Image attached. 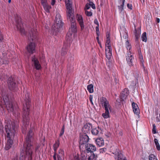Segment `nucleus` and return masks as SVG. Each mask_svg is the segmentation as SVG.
Here are the masks:
<instances>
[{
	"instance_id": "f257e3e1",
	"label": "nucleus",
	"mask_w": 160,
	"mask_h": 160,
	"mask_svg": "<svg viewBox=\"0 0 160 160\" xmlns=\"http://www.w3.org/2000/svg\"><path fill=\"white\" fill-rule=\"evenodd\" d=\"M33 129H30L28 132L23 146L21 150L19 160H32L34 147L32 142L33 141Z\"/></svg>"
},
{
	"instance_id": "f03ea898",
	"label": "nucleus",
	"mask_w": 160,
	"mask_h": 160,
	"mask_svg": "<svg viewBox=\"0 0 160 160\" xmlns=\"http://www.w3.org/2000/svg\"><path fill=\"white\" fill-rule=\"evenodd\" d=\"M5 128L7 141L5 148L6 150H8L12 147L13 139L16 135L17 126L15 122H13L11 123V125L10 124L6 125Z\"/></svg>"
},
{
	"instance_id": "7ed1b4c3",
	"label": "nucleus",
	"mask_w": 160,
	"mask_h": 160,
	"mask_svg": "<svg viewBox=\"0 0 160 160\" xmlns=\"http://www.w3.org/2000/svg\"><path fill=\"white\" fill-rule=\"evenodd\" d=\"M37 31L35 29H31L29 32L28 39L31 43L27 47V51L30 53H32L35 51V42L37 39Z\"/></svg>"
},
{
	"instance_id": "20e7f679",
	"label": "nucleus",
	"mask_w": 160,
	"mask_h": 160,
	"mask_svg": "<svg viewBox=\"0 0 160 160\" xmlns=\"http://www.w3.org/2000/svg\"><path fill=\"white\" fill-rule=\"evenodd\" d=\"M74 12H71L70 14L67 13V19L71 22V27L69 29V31L67 34V40H70L72 35V32L75 33L77 31V27L75 20L73 16Z\"/></svg>"
},
{
	"instance_id": "39448f33",
	"label": "nucleus",
	"mask_w": 160,
	"mask_h": 160,
	"mask_svg": "<svg viewBox=\"0 0 160 160\" xmlns=\"http://www.w3.org/2000/svg\"><path fill=\"white\" fill-rule=\"evenodd\" d=\"M85 151L88 153V160H92L94 158L97 157V155H95L93 152L96 150V147L92 144L87 143L85 145Z\"/></svg>"
},
{
	"instance_id": "423d86ee",
	"label": "nucleus",
	"mask_w": 160,
	"mask_h": 160,
	"mask_svg": "<svg viewBox=\"0 0 160 160\" xmlns=\"http://www.w3.org/2000/svg\"><path fill=\"white\" fill-rule=\"evenodd\" d=\"M61 17V16L59 13L56 14L55 23L52 27V31L55 33L59 32L62 29L63 23Z\"/></svg>"
},
{
	"instance_id": "0eeeda50",
	"label": "nucleus",
	"mask_w": 160,
	"mask_h": 160,
	"mask_svg": "<svg viewBox=\"0 0 160 160\" xmlns=\"http://www.w3.org/2000/svg\"><path fill=\"white\" fill-rule=\"evenodd\" d=\"M2 95L7 110L13 112L14 108L12 101L8 94L5 92H2Z\"/></svg>"
},
{
	"instance_id": "6e6552de",
	"label": "nucleus",
	"mask_w": 160,
	"mask_h": 160,
	"mask_svg": "<svg viewBox=\"0 0 160 160\" xmlns=\"http://www.w3.org/2000/svg\"><path fill=\"white\" fill-rule=\"evenodd\" d=\"M29 112H27L26 114V112H23V118L24 124L22 126V132L23 133H26V131L28 128V124L29 120V118L28 116Z\"/></svg>"
},
{
	"instance_id": "1a4fd4ad",
	"label": "nucleus",
	"mask_w": 160,
	"mask_h": 160,
	"mask_svg": "<svg viewBox=\"0 0 160 160\" xmlns=\"http://www.w3.org/2000/svg\"><path fill=\"white\" fill-rule=\"evenodd\" d=\"M25 97H24V101L25 102V104L23 105V112H26V114L27 113V112H29V102L30 99L29 98V93L26 91L25 94Z\"/></svg>"
},
{
	"instance_id": "9d476101",
	"label": "nucleus",
	"mask_w": 160,
	"mask_h": 160,
	"mask_svg": "<svg viewBox=\"0 0 160 160\" xmlns=\"http://www.w3.org/2000/svg\"><path fill=\"white\" fill-rule=\"evenodd\" d=\"M17 28L18 30L20 31L22 34H24L25 32L23 28V25L22 23L21 19L19 17H18L16 20Z\"/></svg>"
},
{
	"instance_id": "9b49d317",
	"label": "nucleus",
	"mask_w": 160,
	"mask_h": 160,
	"mask_svg": "<svg viewBox=\"0 0 160 160\" xmlns=\"http://www.w3.org/2000/svg\"><path fill=\"white\" fill-rule=\"evenodd\" d=\"M112 153L114 154V158L116 160H126L118 149H116L115 151L112 152Z\"/></svg>"
},
{
	"instance_id": "f8f14e48",
	"label": "nucleus",
	"mask_w": 160,
	"mask_h": 160,
	"mask_svg": "<svg viewBox=\"0 0 160 160\" xmlns=\"http://www.w3.org/2000/svg\"><path fill=\"white\" fill-rule=\"evenodd\" d=\"M7 83L9 88L11 90H13L15 88L16 84L12 77L8 78Z\"/></svg>"
},
{
	"instance_id": "ddd939ff",
	"label": "nucleus",
	"mask_w": 160,
	"mask_h": 160,
	"mask_svg": "<svg viewBox=\"0 0 160 160\" xmlns=\"http://www.w3.org/2000/svg\"><path fill=\"white\" fill-rule=\"evenodd\" d=\"M65 2L67 9V13H68V14H70V12H74L73 10L72 9V3L71 0H65Z\"/></svg>"
},
{
	"instance_id": "4468645a",
	"label": "nucleus",
	"mask_w": 160,
	"mask_h": 160,
	"mask_svg": "<svg viewBox=\"0 0 160 160\" xmlns=\"http://www.w3.org/2000/svg\"><path fill=\"white\" fill-rule=\"evenodd\" d=\"M32 62L33 65L37 70H39L41 68V66L38 59L35 56L32 58Z\"/></svg>"
},
{
	"instance_id": "2eb2a0df",
	"label": "nucleus",
	"mask_w": 160,
	"mask_h": 160,
	"mask_svg": "<svg viewBox=\"0 0 160 160\" xmlns=\"http://www.w3.org/2000/svg\"><path fill=\"white\" fill-rule=\"evenodd\" d=\"M89 138L88 135L84 134L80 138V139L79 141V143L81 145L86 144V143L88 142L89 141Z\"/></svg>"
},
{
	"instance_id": "dca6fc26",
	"label": "nucleus",
	"mask_w": 160,
	"mask_h": 160,
	"mask_svg": "<svg viewBox=\"0 0 160 160\" xmlns=\"http://www.w3.org/2000/svg\"><path fill=\"white\" fill-rule=\"evenodd\" d=\"M76 18L80 26L81 29L82 30H83L84 28V25L82 17L81 15L77 14L76 15Z\"/></svg>"
},
{
	"instance_id": "f3484780",
	"label": "nucleus",
	"mask_w": 160,
	"mask_h": 160,
	"mask_svg": "<svg viewBox=\"0 0 160 160\" xmlns=\"http://www.w3.org/2000/svg\"><path fill=\"white\" fill-rule=\"evenodd\" d=\"M129 52H128L127 56V61L128 63L130 66H132L133 65L132 62L133 60V57L132 55L131 54V52L128 51Z\"/></svg>"
},
{
	"instance_id": "a211bd4d",
	"label": "nucleus",
	"mask_w": 160,
	"mask_h": 160,
	"mask_svg": "<svg viewBox=\"0 0 160 160\" xmlns=\"http://www.w3.org/2000/svg\"><path fill=\"white\" fill-rule=\"evenodd\" d=\"M129 93V91L128 88H125L122 92L120 95V98L123 101L128 95Z\"/></svg>"
},
{
	"instance_id": "6ab92c4d",
	"label": "nucleus",
	"mask_w": 160,
	"mask_h": 160,
	"mask_svg": "<svg viewBox=\"0 0 160 160\" xmlns=\"http://www.w3.org/2000/svg\"><path fill=\"white\" fill-rule=\"evenodd\" d=\"M106 56L108 60L111 58L112 55V48L111 46H108V48H105Z\"/></svg>"
},
{
	"instance_id": "aec40b11",
	"label": "nucleus",
	"mask_w": 160,
	"mask_h": 160,
	"mask_svg": "<svg viewBox=\"0 0 160 160\" xmlns=\"http://www.w3.org/2000/svg\"><path fill=\"white\" fill-rule=\"evenodd\" d=\"M92 125L90 123H87L85 125L82 129L85 133H88L92 129Z\"/></svg>"
},
{
	"instance_id": "412c9836",
	"label": "nucleus",
	"mask_w": 160,
	"mask_h": 160,
	"mask_svg": "<svg viewBox=\"0 0 160 160\" xmlns=\"http://www.w3.org/2000/svg\"><path fill=\"white\" fill-rule=\"evenodd\" d=\"M96 141L97 144L99 147L102 146L104 145V141L102 138H97Z\"/></svg>"
},
{
	"instance_id": "4be33fe9",
	"label": "nucleus",
	"mask_w": 160,
	"mask_h": 160,
	"mask_svg": "<svg viewBox=\"0 0 160 160\" xmlns=\"http://www.w3.org/2000/svg\"><path fill=\"white\" fill-rule=\"evenodd\" d=\"M100 102L101 103V104L103 106L104 105L107 104H108V103L109 102H108L107 101L106 98L104 97H102L100 98Z\"/></svg>"
},
{
	"instance_id": "5701e85b",
	"label": "nucleus",
	"mask_w": 160,
	"mask_h": 160,
	"mask_svg": "<svg viewBox=\"0 0 160 160\" xmlns=\"http://www.w3.org/2000/svg\"><path fill=\"white\" fill-rule=\"evenodd\" d=\"M104 106L105 109V112H109L111 111V106L109 105V102L108 103V104L104 105Z\"/></svg>"
},
{
	"instance_id": "b1692460",
	"label": "nucleus",
	"mask_w": 160,
	"mask_h": 160,
	"mask_svg": "<svg viewBox=\"0 0 160 160\" xmlns=\"http://www.w3.org/2000/svg\"><path fill=\"white\" fill-rule=\"evenodd\" d=\"M44 10L47 12L49 13V10L51 8V6L48 3L42 6Z\"/></svg>"
},
{
	"instance_id": "393cba45",
	"label": "nucleus",
	"mask_w": 160,
	"mask_h": 160,
	"mask_svg": "<svg viewBox=\"0 0 160 160\" xmlns=\"http://www.w3.org/2000/svg\"><path fill=\"white\" fill-rule=\"evenodd\" d=\"M67 51V48L66 45H64L62 48L61 54L62 56L64 55L66 53Z\"/></svg>"
},
{
	"instance_id": "a878e982",
	"label": "nucleus",
	"mask_w": 160,
	"mask_h": 160,
	"mask_svg": "<svg viewBox=\"0 0 160 160\" xmlns=\"http://www.w3.org/2000/svg\"><path fill=\"white\" fill-rule=\"evenodd\" d=\"M87 89L90 93H92L93 92V86L91 84L87 86Z\"/></svg>"
},
{
	"instance_id": "bb28decb",
	"label": "nucleus",
	"mask_w": 160,
	"mask_h": 160,
	"mask_svg": "<svg viewBox=\"0 0 160 160\" xmlns=\"http://www.w3.org/2000/svg\"><path fill=\"white\" fill-rule=\"evenodd\" d=\"M125 0H122L121 4L120 5V6H118L119 10L120 12H121L123 10V6L124 4ZM121 2L122 1H121L120 2Z\"/></svg>"
},
{
	"instance_id": "cd10ccee",
	"label": "nucleus",
	"mask_w": 160,
	"mask_h": 160,
	"mask_svg": "<svg viewBox=\"0 0 160 160\" xmlns=\"http://www.w3.org/2000/svg\"><path fill=\"white\" fill-rule=\"evenodd\" d=\"M59 141L58 140H57L56 141L55 143L54 144V145H53V146L54 150L55 152L56 151L58 148V147L59 146Z\"/></svg>"
},
{
	"instance_id": "c85d7f7f",
	"label": "nucleus",
	"mask_w": 160,
	"mask_h": 160,
	"mask_svg": "<svg viewBox=\"0 0 160 160\" xmlns=\"http://www.w3.org/2000/svg\"><path fill=\"white\" fill-rule=\"evenodd\" d=\"M110 38H109V35L108 34L107 35V41L106 42V48H108V46H111V45H110L109 43H110Z\"/></svg>"
},
{
	"instance_id": "c756f323",
	"label": "nucleus",
	"mask_w": 160,
	"mask_h": 160,
	"mask_svg": "<svg viewBox=\"0 0 160 160\" xmlns=\"http://www.w3.org/2000/svg\"><path fill=\"white\" fill-rule=\"evenodd\" d=\"M141 38L142 41L146 42L147 38V33L146 32H144L143 33L142 35Z\"/></svg>"
},
{
	"instance_id": "7c9ffc66",
	"label": "nucleus",
	"mask_w": 160,
	"mask_h": 160,
	"mask_svg": "<svg viewBox=\"0 0 160 160\" xmlns=\"http://www.w3.org/2000/svg\"><path fill=\"white\" fill-rule=\"evenodd\" d=\"M149 160H158L156 157L153 154H151L149 156Z\"/></svg>"
},
{
	"instance_id": "2f4dec72",
	"label": "nucleus",
	"mask_w": 160,
	"mask_h": 160,
	"mask_svg": "<svg viewBox=\"0 0 160 160\" xmlns=\"http://www.w3.org/2000/svg\"><path fill=\"white\" fill-rule=\"evenodd\" d=\"M99 132L98 128H95L93 129L92 130V133L94 135H97Z\"/></svg>"
},
{
	"instance_id": "473e14b6",
	"label": "nucleus",
	"mask_w": 160,
	"mask_h": 160,
	"mask_svg": "<svg viewBox=\"0 0 160 160\" xmlns=\"http://www.w3.org/2000/svg\"><path fill=\"white\" fill-rule=\"evenodd\" d=\"M59 155L58 156V160H60V156L62 157V156H63L64 155V152L62 149H60L59 151Z\"/></svg>"
},
{
	"instance_id": "72a5a7b5",
	"label": "nucleus",
	"mask_w": 160,
	"mask_h": 160,
	"mask_svg": "<svg viewBox=\"0 0 160 160\" xmlns=\"http://www.w3.org/2000/svg\"><path fill=\"white\" fill-rule=\"evenodd\" d=\"M102 116L105 118H107L109 117V112H105L102 114Z\"/></svg>"
},
{
	"instance_id": "f704fd0d",
	"label": "nucleus",
	"mask_w": 160,
	"mask_h": 160,
	"mask_svg": "<svg viewBox=\"0 0 160 160\" xmlns=\"http://www.w3.org/2000/svg\"><path fill=\"white\" fill-rule=\"evenodd\" d=\"M125 44L127 50H130L131 46L128 40H126Z\"/></svg>"
},
{
	"instance_id": "c9c22d12",
	"label": "nucleus",
	"mask_w": 160,
	"mask_h": 160,
	"mask_svg": "<svg viewBox=\"0 0 160 160\" xmlns=\"http://www.w3.org/2000/svg\"><path fill=\"white\" fill-rule=\"evenodd\" d=\"M135 30V36L136 38V41H138L139 37V32H138L136 29Z\"/></svg>"
},
{
	"instance_id": "e433bc0d",
	"label": "nucleus",
	"mask_w": 160,
	"mask_h": 160,
	"mask_svg": "<svg viewBox=\"0 0 160 160\" xmlns=\"http://www.w3.org/2000/svg\"><path fill=\"white\" fill-rule=\"evenodd\" d=\"M134 113L137 115H138L139 113V110L138 107L133 109Z\"/></svg>"
},
{
	"instance_id": "4c0bfd02",
	"label": "nucleus",
	"mask_w": 160,
	"mask_h": 160,
	"mask_svg": "<svg viewBox=\"0 0 160 160\" xmlns=\"http://www.w3.org/2000/svg\"><path fill=\"white\" fill-rule=\"evenodd\" d=\"M123 38L126 39V41L128 40V34L127 32H124L123 33Z\"/></svg>"
},
{
	"instance_id": "58836bf2",
	"label": "nucleus",
	"mask_w": 160,
	"mask_h": 160,
	"mask_svg": "<svg viewBox=\"0 0 160 160\" xmlns=\"http://www.w3.org/2000/svg\"><path fill=\"white\" fill-rule=\"evenodd\" d=\"M86 15L88 16H91L92 15V13L91 12H88L86 10H85Z\"/></svg>"
},
{
	"instance_id": "ea45409f",
	"label": "nucleus",
	"mask_w": 160,
	"mask_h": 160,
	"mask_svg": "<svg viewBox=\"0 0 160 160\" xmlns=\"http://www.w3.org/2000/svg\"><path fill=\"white\" fill-rule=\"evenodd\" d=\"M90 3H87L85 6V7L84 8V10H87L88 9L90 8Z\"/></svg>"
},
{
	"instance_id": "a19ab883",
	"label": "nucleus",
	"mask_w": 160,
	"mask_h": 160,
	"mask_svg": "<svg viewBox=\"0 0 160 160\" xmlns=\"http://www.w3.org/2000/svg\"><path fill=\"white\" fill-rule=\"evenodd\" d=\"M41 3L42 6L48 3L47 0H41Z\"/></svg>"
},
{
	"instance_id": "79ce46f5",
	"label": "nucleus",
	"mask_w": 160,
	"mask_h": 160,
	"mask_svg": "<svg viewBox=\"0 0 160 160\" xmlns=\"http://www.w3.org/2000/svg\"><path fill=\"white\" fill-rule=\"evenodd\" d=\"M132 108H133V109L137 108L138 107V106L137 105V104L134 103V102H133L132 103Z\"/></svg>"
},
{
	"instance_id": "37998d69",
	"label": "nucleus",
	"mask_w": 160,
	"mask_h": 160,
	"mask_svg": "<svg viewBox=\"0 0 160 160\" xmlns=\"http://www.w3.org/2000/svg\"><path fill=\"white\" fill-rule=\"evenodd\" d=\"M152 132L153 133L155 134L156 133V126H155L154 124L152 125Z\"/></svg>"
},
{
	"instance_id": "c03bdc74",
	"label": "nucleus",
	"mask_w": 160,
	"mask_h": 160,
	"mask_svg": "<svg viewBox=\"0 0 160 160\" xmlns=\"http://www.w3.org/2000/svg\"><path fill=\"white\" fill-rule=\"evenodd\" d=\"M106 150V148H101L99 149V152L100 153H103Z\"/></svg>"
},
{
	"instance_id": "a18cd8bd",
	"label": "nucleus",
	"mask_w": 160,
	"mask_h": 160,
	"mask_svg": "<svg viewBox=\"0 0 160 160\" xmlns=\"http://www.w3.org/2000/svg\"><path fill=\"white\" fill-rule=\"evenodd\" d=\"M90 7H91L93 9H95L96 8L95 4L92 2H90Z\"/></svg>"
},
{
	"instance_id": "49530a36",
	"label": "nucleus",
	"mask_w": 160,
	"mask_h": 160,
	"mask_svg": "<svg viewBox=\"0 0 160 160\" xmlns=\"http://www.w3.org/2000/svg\"><path fill=\"white\" fill-rule=\"evenodd\" d=\"M64 127L63 126V128L62 129L60 133L59 136H61L64 133Z\"/></svg>"
},
{
	"instance_id": "de8ad7c7",
	"label": "nucleus",
	"mask_w": 160,
	"mask_h": 160,
	"mask_svg": "<svg viewBox=\"0 0 160 160\" xmlns=\"http://www.w3.org/2000/svg\"><path fill=\"white\" fill-rule=\"evenodd\" d=\"M155 146H156L157 149L158 151H159L160 150V146L159 144V143H158V144H155Z\"/></svg>"
},
{
	"instance_id": "09e8293b",
	"label": "nucleus",
	"mask_w": 160,
	"mask_h": 160,
	"mask_svg": "<svg viewBox=\"0 0 160 160\" xmlns=\"http://www.w3.org/2000/svg\"><path fill=\"white\" fill-rule=\"evenodd\" d=\"M127 7L128 8L132 10V6L131 4L128 3L127 4Z\"/></svg>"
},
{
	"instance_id": "8fccbe9b",
	"label": "nucleus",
	"mask_w": 160,
	"mask_h": 160,
	"mask_svg": "<svg viewBox=\"0 0 160 160\" xmlns=\"http://www.w3.org/2000/svg\"><path fill=\"white\" fill-rule=\"evenodd\" d=\"M94 23L97 24V26H99V24L98 22V21L97 19H95L94 20Z\"/></svg>"
},
{
	"instance_id": "3c124183",
	"label": "nucleus",
	"mask_w": 160,
	"mask_h": 160,
	"mask_svg": "<svg viewBox=\"0 0 160 160\" xmlns=\"http://www.w3.org/2000/svg\"><path fill=\"white\" fill-rule=\"evenodd\" d=\"M89 100H90V101L91 102V104L92 105H93V102H92V97H91V96H90V98H89Z\"/></svg>"
},
{
	"instance_id": "603ef678",
	"label": "nucleus",
	"mask_w": 160,
	"mask_h": 160,
	"mask_svg": "<svg viewBox=\"0 0 160 160\" xmlns=\"http://www.w3.org/2000/svg\"><path fill=\"white\" fill-rule=\"evenodd\" d=\"M154 142L155 144H158L159 143L158 142V139L156 138H155L154 139Z\"/></svg>"
},
{
	"instance_id": "864d4df0",
	"label": "nucleus",
	"mask_w": 160,
	"mask_h": 160,
	"mask_svg": "<svg viewBox=\"0 0 160 160\" xmlns=\"http://www.w3.org/2000/svg\"><path fill=\"white\" fill-rule=\"evenodd\" d=\"M13 160H18V156L17 155H15L14 157Z\"/></svg>"
},
{
	"instance_id": "5fc2aeb1",
	"label": "nucleus",
	"mask_w": 160,
	"mask_h": 160,
	"mask_svg": "<svg viewBox=\"0 0 160 160\" xmlns=\"http://www.w3.org/2000/svg\"><path fill=\"white\" fill-rule=\"evenodd\" d=\"M55 3V0H52V2H51V4L52 5H54Z\"/></svg>"
},
{
	"instance_id": "6e6d98bb",
	"label": "nucleus",
	"mask_w": 160,
	"mask_h": 160,
	"mask_svg": "<svg viewBox=\"0 0 160 160\" xmlns=\"http://www.w3.org/2000/svg\"><path fill=\"white\" fill-rule=\"evenodd\" d=\"M96 32L99 31V26H97L96 27Z\"/></svg>"
},
{
	"instance_id": "4d7b16f0",
	"label": "nucleus",
	"mask_w": 160,
	"mask_h": 160,
	"mask_svg": "<svg viewBox=\"0 0 160 160\" xmlns=\"http://www.w3.org/2000/svg\"><path fill=\"white\" fill-rule=\"evenodd\" d=\"M96 39H97V42H98V43L99 44H100V42L99 41V37H97V38H96Z\"/></svg>"
},
{
	"instance_id": "13d9d810",
	"label": "nucleus",
	"mask_w": 160,
	"mask_h": 160,
	"mask_svg": "<svg viewBox=\"0 0 160 160\" xmlns=\"http://www.w3.org/2000/svg\"><path fill=\"white\" fill-rule=\"evenodd\" d=\"M39 147L38 146L36 147V148H35V151L36 152H37L38 149Z\"/></svg>"
},
{
	"instance_id": "bf43d9fd",
	"label": "nucleus",
	"mask_w": 160,
	"mask_h": 160,
	"mask_svg": "<svg viewBox=\"0 0 160 160\" xmlns=\"http://www.w3.org/2000/svg\"><path fill=\"white\" fill-rule=\"evenodd\" d=\"M156 22L158 23L159 22H160V19H159L158 18H157V19H156Z\"/></svg>"
},
{
	"instance_id": "052dcab7",
	"label": "nucleus",
	"mask_w": 160,
	"mask_h": 160,
	"mask_svg": "<svg viewBox=\"0 0 160 160\" xmlns=\"http://www.w3.org/2000/svg\"><path fill=\"white\" fill-rule=\"evenodd\" d=\"M96 33H97V34L98 36V37H99V31H98V32H96Z\"/></svg>"
},
{
	"instance_id": "680f3d73",
	"label": "nucleus",
	"mask_w": 160,
	"mask_h": 160,
	"mask_svg": "<svg viewBox=\"0 0 160 160\" xmlns=\"http://www.w3.org/2000/svg\"><path fill=\"white\" fill-rule=\"evenodd\" d=\"M115 82H116V83L118 82V80L117 79H116V78H115Z\"/></svg>"
},
{
	"instance_id": "e2e57ef3",
	"label": "nucleus",
	"mask_w": 160,
	"mask_h": 160,
	"mask_svg": "<svg viewBox=\"0 0 160 160\" xmlns=\"http://www.w3.org/2000/svg\"><path fill=\"white\" fill-rule=\"evenodd\" d=\"M53 158L54 159V160H56V157L55 156V155H54L53 156Z\"/></svg>"
},
{
	"instance_id": "0e129e2a",
	"label": "nucleus",
	"mask_w": 160,
	"mask_h": 160,
	"mask_svg": "<svg viewBox=\"0 0 160 160\" xmlns=\"http://www.w3.org/2000/svg\"><path fill=\"white\" fill-rule=\"evenodd\" d=\"M158 117H157V119H158ZM157 122H159V121H160L159 120H158V119H157Z\"/></svg>"
},
{
	"instance_id": "69168bd1",
	"label": "nucleus",
	"mask_w": 160,
	"mask_h": 160,
	"mask_svg": "<svg viewBox=\"0 0 160 160\" xmlns=\"http://www.w3.org/2000/svg\"><path fill=\"white\" fill-rule=\"evenodd\" d=\"M8 2L9 3H10L11 2V0H8Z\"/></svg>"
},
{
	"instance_id": "338daca9",
	"label": "nucleus",
	"mask_w": 160,
	"mask_h": 160,
	"mask_svg": "<svg viewBox=\"0 0 160 160\" xmlns=\"http://www.w3.org/2000/svg\"><path fill=\"white\" fill-rule=\"evenodd\" d=\"M99 45L100 46V47L102 48V46H101V43H100V44H99Z\"/></svg>"
},
{
	"instance_id": "774afa93",
	"label": "nucleus",
	"mask_w": 160,
	"mask_h": 160,
	"mask_svg": "<svg viewBox=\"0 0 160 160\" xmlns=\"http://www.w3.org/2000/svg\"><path fill=\"white\" fill-rule=\"evenodd\" d=\"M76 160H80V159L78 158H77Z\"/></svg>"
}]
</instances>
